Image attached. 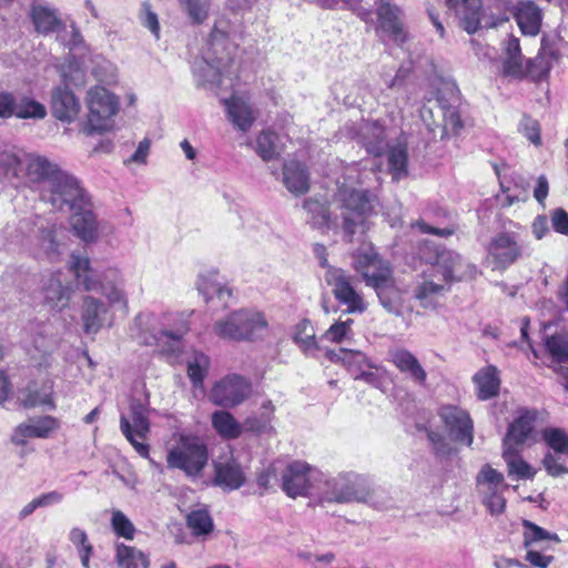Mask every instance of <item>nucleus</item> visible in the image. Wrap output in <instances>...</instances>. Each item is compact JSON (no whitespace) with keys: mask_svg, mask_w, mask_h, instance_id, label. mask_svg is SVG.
<instances>
[{"mask_svg":"<svg viewBox=\"0 0 568 568\" xmlns=\"http://www.w3.org/2000/svg\"><path fill=\"white\" fill-rule=\"evenodd\" d=\"M3 163L12 169L14 174L23 171L29 183L40 186V197L52 206L61 205L64 199L79 195V181L44 155L10 154Z\"/></svg>","mask_w":568,"mask_h":568,"instance_id":"f257e3e1","label":"nucleus"},{"mask_svg":"<svg viewBox=\"0 0 568 568\" xmlns=\"http://www.w3.org/2000/svg\"><path fill=\"white\" fill-rule=\"evenodd\" d=\"M358 164L347 165L344 169L343 181H336L335 193L336 210L339 211L342 229L347 241H352L357 231L365 232L367 220L376 214L377 196L369 190L356 189L355 184H363Z\"/></svg>","mask_w":568,"mask_h":568,"instance_id":"f03ea898","label":"nucleus"},{"mask_svg":"<svg viewBox=\"0 0 568 568\" xmlns=\"http://www.w3.org/2000/svg\"><path fill=\"white\" fill-rule=\"evenodd\" d=\"M475 267L456 252L442 251L423 272L414 288V297L423 308L435 310L454 282L471 276Z\"/></svg>","mask_w":568,"mask_h":568,"instance_id":"7ed1b4c3","label":"nucleus"},{"mask_svg":"<svg viewBox=\"0 0 568 568\" xmlns=\"http://www.w3.org/2000/svg\"><path fill=\"white\" fill-rule=\"evenodd\" d=\"M190 316L178 312L140 313L134 318L131 332L141 344L156 345L162 352L176 353L190 331Z\"/></svg>","mask_w":568,"mask_h":568,"instance_id":"20e7f679","label":"nucleus"},{"mask_svg":"<svg viewBox=\"0 0 568 568\" xmlns=\"http://www.w3.org/2000/svg\"><path fill=\"white\" fill-rule=\"evenodd\" d=\"M231 26L226 20H217L200 59L193 62V75L197 85L222 84V79L231 74L235 43L230 39Z\"/></svg>","mask_w":568,"mask_h":568,"instance_id":"39448f33","label":"nucleus"},{"mask_svg":"<svg viewBox=\"0 0 568 568\" xmlns=\"http://www.w3.org/2000/svg\"><path fill=\"white\" fill-rule=\"evenodd\" d=\"M354 268L366 286L374 288L382 306L390 314H400V293L389 263L383 260L371 243H364L354 255Z\"/></svg>","mask_w":568,"mask_h":568,"instance_id":"423d86ee","label":"nucleus"},{"mask_svg":"<svg viewBox=\"0 0 568 568\" xmlns=\"http://www.w3.org/2000/svg\"><path fill=\"white\" fill-rule=\"evenodd\" d=\"M371 498L368 479L355 471L327 474L321 470L314 499L318 505L366 503Z\"/></svg>","mask_w":568,"mask_h":568,"instance_id":"0eeeda50","label":"nucleus"},{"mask_svg":"<svg viewBox=\"0 0 568 568\" xmlns=\"http://www.w3.org/2000/svg\"><path fill=\"white\" fill-rule=\"evenodd\" d=\"M70 270L85 291L100 292L111 307L125 310L128 300L122 288V276L118 268L109 267L102 272L92 270L88 256L73 252L69 260Z\"/></svg>","mask_w":568,"mask_h":568,"instance_id":"6e6552de","label":"nucleus"},{"mask_svg":"<svg viewBox=\"0 0 568 568\" xmlns=\"http://www.w3.org/2000/svg\"><path fill=\"white\" fill-rule=\"evenodd\" d=\"M166 454L170 469L181 470L187 478L197 479L209 463V449L205 440L192 433H178Z\"/></svg>","mask_w":568,"mask_h":568,"instance_id":"1a4fd4ad","label":"nucleus"},{"mask_svg":"<svg viewBox=\"0 0 568 568\" xmlns=\"http://www.w3.org/2000/svg\"><path fill=\"white\" fill-rule=\"evenodd\" d=\"M213 333L226 341L255 342L268 333V322L263 312L255 308H240L219 318Z\"/></svg>","mask_w":568,"mask_h":568,"instance_id":"9d476101","label":"nucleus"},{"mask_svg":"<svg viewBox=\"0 0 568 568\" xmlns=\"http://www.w3.org/2000/svg\"><path fill=\"white\" fill-rule=\"evenodd\" d=\"M150 409L148 400L132 399L130 402L129 415L121 414L120 430L134 450L143 458H150V446L143 440L146 439L151 424L149 418Z\"/></svg>","mask_w":568,"mask_h":568,"instance_id":"9b49d317","label":"nucleus"},{"mask_svg":"<svg viewBox=\"0 0 568 568\" xmlns=\"http://www.w3.org/2000/svg\"><path fill=\"white\" fill-rule=\"evenodd\" d=\"M64 200L61 205H53L52 207L72 213L70 224L79 239L87 243L97 241L99 235L98 222L88 193L79 184V195Z\"/></svg>","mask_w":568,"mask_h":568,"instance_id":"f8f14e48","label":"nucleus"},{"mask_svg":"<svg viewBox=\"0 0 568 568\" xmlns=\"http://www.w3.org/2000/svg\"><path fill=\"white\" fill-rule=\"evenodd\" d=\"M88 120L85 132L88 134L102 133L113 128V116L119 110V101L114 94L103 87H93L87 93Z\"/></svg>","mask_w":568,"mask_h":568,"instance_id":"ddd939ff","label":"nucleus"},{"mask_svg":"<svg viewBox=\"0 0 568 568\" xmlns=\"http://www.w3.org/2000/svg\"><path fill=\"white\" fill-rule=\"evenodd\" d=\"M321 479V470L306 462L293 460L281 474V488L290 498H314L315 485Z\"/></svg>","mask_w":568,"mask_h":568,"instance_id":"4468645a","label":"nucleus"},{"mask_svg":"<svg viewBox=\"0 0 568 568\" xmlns=\"http://www.w3.org/2000/svg\"><path fill=\"white\" fill-rule=\"evenodd\" d=\"M24 347L30 359L39 367H49L51 356L58 348V338L50 323L30 321L24 327Z\"/></svg>","mask_w":568,"mask_h":568,"instance_id":"2eb2a0df","label":"nucleus"},{"mask_svg":"<svg viewBox=\"0 0 568 568\" xmlns=\"http://www.w3.org/2000/svg\"><path fill=\"white\" fill-rule=\"evenodd\" d=\"M68 233L64 226L48 223L39 229L29 247L30 254L38 261L54 263L60 261L67 248Z\"/></svg>","mask_w":568,"mask_h":568,"instance_id":"dca6fc26","label":"nucleus"},{"mask_svg":"<svg viewBox=\"0 0 568 568\" xmlns=\"http://www.w3.org/2000/svg\"><path fill=\"white\" fill-rule=\"evenodd\" d=\"M327 357L335 363H342L352 377L368 385L378 387L382 379V368L374 364L363 352L341 348L338 352H327Z\"/></svg>","mask_w":568,"mask_h":568,"instance_id":"f3484780","label":"nucleus"},{"mask_svg":"<svg viewBox=\"0 0 568 568\" xmlns=\"http://www.w3.org/2000/svg\"><path fill=\"white\" fill-rule=\"evenodd\" d=\"M324 280L332 287V293L336 301L346 306L348 314L364 313L366 303L361 293L352 284V276L338 267H328L324 274Z\"/></svg>","mask_w":568,"mask_h":568,"instance_id":"a211bd4d","label":"nucleus"},{"mask_svg":"<svg viewBox=\"0 0 568 568\" xmlns=\"http://www.w3.org/2000/svg\"><path fill=\"white\" fill-rule=\"evenodd\" d=\"M251 393V383L246 378L230 374L214 383L209 398L216 406L231 408L246 400Z\"/></svg>","mask_w":568,"mask_h":568,"instance_id":"6ab92c4d","label":"nucleus"},{"mask_svg":"<svg viewBox=\"0 0 568 568\" xmlns=\"http://www.w3.org/2000/svg\"><path fill=\"white\" fill-rule=\"evenodd\" d=\"M374 2L377 6V32L382 38H388L398 44L404 43L406 32L400 20V9L389 0H379L378 2L375 0Z\"/></svg>","mask_w":568,"mask_h":568,"instance_id":"aec40b11","label":"nucleus"},{"mask_svg":"<svg viewBox=\"0 0 568 568\" xmlns=\"http://www.w3.org/2000/svg\"><path fill=\"white\" fill-rule=\"evenodd\" d=\"M60 426V420L50 415L32 417L16 427L12 442L23 445L27 438H49Z\"/></svg>","mask_w":568,"mask_h":568,"instance_id":"412c9836","label":"nucleus"},{"mask_svg":"<svg viewBox=\"0 0 568 568\" xmlns=\"http://www.w3.org/2000/svg\"><path fill=\"white\" fill-rule=\"evenodd\" d=\"M520 256V246L510 233H499L488 246V260L494 268L505 270Z\"/></svg>","mask_w":568,"mask_h":568,"instance_id":"4be33fe9","label":"nucleus"},{"mask_svg":"<svg viewBox=\"0 0 568 568\" xmlns=\"http://www.w3.org/2000/svg\"><path fill=\"white\" fill-rule=\"evenodd\" d=\"M480 0L462 1L458 8V16L460 18L464 29L468 33H475L480 28L481 24L487 28H495L499 23L505 22L509 19L506 13L497 19L493 17H487L486 13L480 11Z\"/></svg>","mask_w":568,"mask_h":568,"instance_id":"5701e85b","label":"nucleus"},{"mask_svg":"<svg viewBox=\"0 0 568 568\" xmlns=\"http://www.w3.org/2000/svg\"><path fill=\"white\" fill-rule=\"evenodd\" d=\"M440 417L455 440L467 446L471 445L473 420L466 410L456 406H446L440 409Z\"/></svg>","mask_w":568,"mask_h":568,"instance_id":"b1692460","label":"nucleus"},{"mask_svg":"<svg viewBox=\"0 0 568 568\" xmlns=\"http://www.w3.org/2000/svg\"><path fill=\"white\" fill-rule=\"evenodd\" d=\"M196 286L204 301L207 304L216 302V307L227 306L232 298L231 287L215 272L200 274Z\"/></svg>","mask_w":568,"mask_h":568,"instance_id":"393cba45","label":"nucleus"},{"mask_svg":"<svg viewBox=\"0 0 568 568\" xmlns=\"http://www.w3.org/2000/svg\"><path fill=\"white\" fill-rule=\"evenodd\" d=\"M501 74L505 78L520 80L527 75V63L524 64L519 39L509 36L504 42L501 55Z\"/></svg>","mask_w":568,"mask_h":568,"instance_id":"a878e982","label":"nucleus"},{"mask_svg":"<svg viewBox=\"0 0 568 568\" xmlns=\"http://www.w3.org/2000/svg\"><path fill=\"white\" fill-rule=\"evenodd\" d=\"M62 275L61 272L51 273L42 285L44 302L55 310L67 307L73 292L71 284Z\"/></svg>","mask_w":568,"mask_h":568,"instance_id":"bb28decb","label":"nucleus"},{"mask_svg":"<svg viewBox=\"0 0 568 568\" xmlns=\"http://www.w3.org/2000/svg\"><path fill=\"white\" fill-rule=\"evenodd\" d=\"M559 51L554 43L542 39L538 54L527 61V75L535 81L546 79L556 62Z\"/></svg>","mask_w":568,"mask_h":568,"instance_id":"cd10ccee","label":"nucleus"},{"mask_svg":"<svg viewBox=\"0 0 568 568\" xmlns=\"http://www.w3.org/2000/svg\"><path fill=\"white\" fill-rule=\"evenodd\" d=\"M389 357L395 367L408 379L417 385H425L427 373L412 352L405 348H394L389 351Z\"/></svg>","mask_w":568,"mask_h":568,"instance_id":"c85d7f7f","label":"nucleus"},{"mask_svg":"<svg viewBox=\"0 0 568 568\" xmlns=\"http://www.w3.org/2000/svg\"><path fill=\"white\" fill-rule=\"evenodd\" d=\"M81 110L79 100L67 87H59L52 93V114L59 121L71 123Z\"/></svg>","mask_w":568,"mask_h":568,"instance_id":"c756f323","label":"nucleus"},{"mask_svg":"<svg viewBox=\"0 0 568 568\" xmlns=\"http://www.w3.org/2000/svg\"><path fill=\"white\" fill-rule=\"evenodd\" d=\"M29 16L34 30L43 36L59 32L63 27V22L59 18L57 10L43 2H33Z\"/></svg>","mask_w":568,"mask_h":568,"instance_id":"7c9ffc66","label":"nucleus"},{"mask_svg":"<svg viewBox=\"0 0 568 568\" xmlns=\"http://www.w3.org/2000/svg\"><path fill=\"white\" fill-rule=\"evenodd\" d=\"M304 209L307 213V223L322 233L331 231L336 232L339 227L338 216H331V212L325 203L316 199H307L304 202Z\"/></svg>","mask_w":568,"mask_h":568,"instance_id":"2f4dec72","label":"nucleus"},{"mask_svg":"<svg viewBox=\"0 0 568 568\" xmlns=\"http://www.w3.org/2000/svg\"><path fill=\"white\" fill-rule=\"evenodd\" d=\"M109 307L100 300L87 296L82 306V323L87 334H95L108 321Z\"/></svg>","mask_w":568,"mask_h":568,"instance_id":"473e14b6","label":"nucleus"},{"mask_svg":"<svg viewBox=\"0 0 568 568\" xmlns=\"http://www.w3.org/2000/svg\"><path fill=\"white\" fill-rule=\"evenodd\" d=\"M283 183L295 195L304 194L310 189V174L305 164L288 160L283 165Z\"/></svg>","mask_w":568,"mask_h":568,"instance_id":"72a5a7b5","label":"nucleus"},{"mask_svg":"<svg viewBox=\"0 0 568 568\" xmlns=\"http://www.w3.org/2000/svg\"><path fill=\"white\" fill-rule=\"evenodd\" d=\"M227 119L240 131L246 132L255 121V114L250 103L241 97L223 100Z\"/></svg>","mask_w":568,"mask_h":568,"instance_id":"f704fd0d","label":"nucleus"},{"mask_svg":"<svg viewBox=\"0 0 568 568\" xmlns=\"http://www.w3.org/2000/svg\"><path fill=\"white\" fill-rule=\"evenodd\" d=\"M514 17L521 32L527 36H536L541 26V10L532 1H519L514 9Z\"/></svg>","mask_w":568,"mask_h":568,"instance_id":"c9c22d12","label":"nucleus"},{"mask_svg":"<svg viewBox=\"0 0 568 568\" xmlns=\"http://www.w3.org/2000/svg\"><path fill=\"white\" fill-rule=\"evenodd\" d=\"M474 383L477 387V396L481 400L490 399L498 395L500 378L495 366H486L474 375Z\"/></svg>","mask_w":568,"mask_h":568,"instance_id":"e433bc0d","label":"nucleus"},{"mask_svg":"<svg viewBox=\"0 0 568 568\" xmlns=\"http://www.w3.org/2000/svg\"><path fill=\"white\" fill-rule=\"evenodd\" d=\"M503 458L507 465V473L509 477L518 480L532 479L536 475L534 469L526 460L519 455V448L514 446H504Z\"/></svg>","mask_w":568,"mask_h":568,"instance_id":"4c0bfd02","label":"nucleus"},{"mask_svg":"<svg viewBox=\"0 0 568 568\" xmlns=\"http://www.w3.org/2000/svg\"><path fill=\"white\" fill-rule=\"evenodd\" d=\"M215 484L224 489L235 490L245 483L241 466L235 462H226L215 466Z\"/></svg>","mask_w":568,"mask_h":568,"instance_id":"58836bf2","label":"nucleus"},{"mask_svg":"<svg viewBox=\"0 0 568 568\" xmlns=\"http://www.w3.org/2000/svg\"><path fill=\"white\" fill-rule=\"evenodd\" d=\"M359 142L369 154L381 155L386 149L385 132L377 122H366L359 130Z\"/></svg>","mask_w":568,"mask_h":568,"instance_id":"ea45409f","label":"nucleus"},{"mask_svg":"<svg viewBox=\"0 0 568 568\" xmlns=\"http://www.w3.org/2000/svg\"><path fill=\"white\" fill-rule=\"evenodd\" d=\"M536 414L527 412L519 416L508 429L504 439V446H514L519 448L528 439L532 428Z\"/></svg>","mask_w":568,"mask_h":568,"instance_id":"a19ab883","label":"nucleus"},{"mask_svg":"<svg viewBox=\"0 0 568 568\" xmlns=\"http://www.w3.org/2000/svg\"><path fill=\"white\" fill-rule=\"evenodd\" d=\"M253 148L263 161L277 159L283 150L280 136L271 129L263 130L257 134Z\"/></svg>","mask_w":568,"mask_h":568,"instance_id":"79ce46f5","label":"nucleus"},{"mask_svg":"<svg viewBox=\"0 0 568 568\" xmlns=\"http://www.w3.org/2000/svg\"><path fill=\"white\" fill-rule=\"evenodd\" d=\"M114 560L119 568H149V557L140 549L123 542L115 544Z\"/></svg>","mask_w":568,"mask_h":568,"instance_id":"37998d69","label":"nucleus"},{"mask_svg":"<svg viewBox=\"0 0 568 568\" xmlns=\"http://www.w3.org/2000/svg\"><path fill=\"white\" fill-rule=\"evenodd\" d=\"M476 483L480 495L506 491L508 489L504 475L490 465L481 467L476 477Z\"/></svg>","mask_w":568,"mask_h":568,"instance_id":"c03bdc74","label":"nucleus"},{"mask_svg":"<svg viewBox=\"0 0 568 568\" xmlns=\"http://www.w3.org/2000/svg\"><path fill=\"white\" fill-rule=\"evenodd\" d=\"M274 413L275 406L271 400L263 402L258 415H252L244 420V429L255 434L270 433L273 429Z\"/></svg>","mask_w":568,"mask_h":568,"instance_id":"a18cd8bd","label":"nucleus"},{"mask_svg":"<svg viewBox=\"0 0 568 568\" xmlns=\"http://www.w3.org/2000/svg\"><path fill=\"white\" fill-rule=\"evenodd\" d=\"M22 404L27 408L42 407L49 410L54 409L55 404L53 400L52 383L48 382L43 384L41 388L29 387L22 398Z\"/></svg>","mask_w":568,"mask_h":568,"instance_id":"49530a36","label":"nucleus"},{"mask_svg":"<svg viewBox=\"0 0 568 568\" xmlns=\"http://www.w3.org/2000/svg\"><path fill=\"white\" fill-rule=\"evenodd\" d=\"M212 426L223 438L234 439L240 437L243 426L226 410H217L212 415Z\"/></svg>","mask_w":568,"mask_h":568,"instance_id":"de8ad7c7","label":"nucleus"},{"mask_svg":"<svg viewBox=\"0 0 568 568\" xmlns=\"http://www.w3.org/2000/svg\"><path fill=\"white\" fill-rule=\"evenodd\" d=\"M437 100V116L442 118L439 122L440 138H447L449 135L457 134L463 128L460 115L455 108L445 106L442 104V98L438 95Z\"/></svg>","mask_w":568,"mask_h":568,"instance_id":"09e8293b","label":"nucleus"},{"mask_svg":"<svg viewBox=\"0 0 568 568\" xmlns=\"http://www.w3.org/2000/svg\"><path fill=\"white\" fill-rule=\"evenodd\" d=\"M68 537L77 550L82 567L91 568L90 560L94 550L87 531L80 527H72Z\"/></svg>","mask_w":568,"mask_h":568,"instance_id":"8fccbe9b","label":"nucleus"},{"mask_svg":"<svg viewBox=\"0 0 568 568\" xmlns=\"http://www.w3.org/2000/svg\"><path fill=\"white\" fill-rule=\"evenodd\" d=\"M187 376L194 387H202L210 368V358L202 352H193L186 359Z\"/></svg>","mask_w":568,"mask_h":568,"instance_id":"3c124183","label":"nucleus"},{"mask_svg":"<svg viewBox=\"0 0 568 568\" xmlns=\"http://www.w3.org/2000/svg\"><path fill=\"white\" fill-rule=\"evenodd\" d=\"M293 339L306 355H312L317 349L314 328L307 320H303L295 326Z\"/></svg>","mask_w":568,"mask_h":568,"instance_id":"603ef678","label":"nucleus"},{"mask_svg":"<svg viewBox=\"0 0 568 568\" xmlns=\"http://www.w3.org/2000/svg\"><path fill=\"white\" fill-rule=\"evenodd\" d=\"M186 525L196 537L207 536L214 528L213 519L206 508L192 510L186 516Z\"/></svg>","mask_w":568,"mask_h":568,"instance_id":"864d4df0","label":"nucleus"},{"mask_svg":"<svg viewBox=\"0 0 568 568\" xmlns=\"http://www.w3.org/2000/svg\"><path fill=\"white\" fill-rule=\"evenodd\" d=\"M13 115L19 119L41 120L45 118L47 109L42 103L29 97H22L19 100L14 99Z\"/></svg>","mask_w":568,"mask_h":568,"instance_id":"5fc2aeb1","label":"nucleus"},{"mask_svg":"<svg viewBox=\"0 0 568 568\" xmlns=\"http://www.w3.org/2000/svg\"><path fill=\"white\" fill-rule=\"evenodd\" d=\"M322 7L333 9L342 2L345 7L353 10L366 23L373 22L371 4L367 0H318Z\"/></svg>","mask_w":568,"mask_h":568,"instance_id":"6e6d98bb","label":"nucleus"},{"mask_svg":"<svg viewBox=\"0 0 568 568\" xmlns=\"http://www.w3.org/2000/svg\"><path fill=\"white\" fill-rule=\"evenodd\" d=\"M180 6L183 12L186 13L187 18L193 24L203 23L210 12L211 1L210 0H180Z\"/></svg>","mask_w":568,"mask_h":568,"instance_id":"4d7b16f0","label":"nucleus"},{"mask_svg":"<svg viewBox=\"0 0 568 568\" xmlns=\"http://www.w3.org/2000/svg\"><path fill=\"white\" fill-rule=\"evenodd\" d=\"M388 165L394 180L398 181L407 175V150L404 145L398 144L389 150Z\"/></svg>","mask_w":568,"mask_h":568,"instance_id":"13d9d810","label":"nucleus"},{"mask_svg":"<svg viewBox=\"0 0 568 568\" xmlns=\"http://www.w3.org/2000/svg\"><path fill=\"white\" fill-rule=\"evenodd\" d=\"M546 348L555 362H568V337L566 335L558 334L548 337Z\"/></svg>","mask_w":568,"mask_h":568,"instance_id":"bf43d9fd","label":"nucleus"},{"mask_svg":"<svg viewBox=\"0 0 568 568\" xmlns=\"http://www.w3.org/2000/svg\"><path fill=\"white\" fill-rule=\"evenodd\" d=\"M495 173L497 174L499 179V183L501 186V191L505 194L503 199H500V202L504 206H510L516 202L526 201L528 197L527 189L524 184L515 185V189L511 190L509 186L505 185L504 180L500 176V170L498 165H494Z\"/></svg>","mask_w":568,"mask_h":568,"instance_id":"052dcab7","label":"nucleus"},{"mask_svg":"<svg viewBox=\"0 0 568 568\" xmlns=\"http://www.w3.org/2000/svg\"><path fill=\"white\" fill-rule=\"evenodd\" d=\"M111 527L116 536L132 540L135 535V527L121 510H112Z\"/></svg>","mask_w":568,"mask_h":568,"instance_id":"680f3d73","label":"nucleus"},{"mask_svg":"<svg viewBox=\"0 0 568 568\" xmlns=\"http://www.w3.org/2000/svg\"><path fill=\"white\" fill-rule=\"evenodd\" d=\"M542 437L556 454H568V435L559 428L544 430Z\"/></svg>","mask_w":568,"mask_h":568,"instance_id":"e2e57ef3","label":"nucleus"},{"mask_svg":"<svg viewBox=\"0 0 568 568\" xmlns=\"http://www.w3.org/2000/svg\"><path fill=\"white\" fill-rule=\"evenodd\" d=\"M353 320L336 322L324 334V337L333 343H341L352 334Z\"/></svg>","mask_w":568,"mask_h":568,"instance_id":"0e129e2a","label":"nucleus"},{"mask_svg":"<svg viewBox=\"0 0 568 568\" xmlns=\"http://www.w3.org/2000/svg\"><path fill=\"white\" fill-rule=\"evenodd\" d=\"M519 131L536 146L541 144L540 125L537 120L524 116L519 123Z\"/></svg>","mask_w":568,"mask_h":568,"instance_id":"69168bd1","label":"nucleus"},{"mask_svg":"<svg viewBox=\"0 0 568 568\" xmlns=\"http://www.w3.org/2000/svg\"><path fill=\"white\" fill-rule=\"evenodd\" d=\"M525 546L527 548L535 542L546 539H555L558 541V537L556 535L551 536L548 531L530 521H525Z\"/></svg>","mask_w":568,"mask_h":568,"instance_id":"338daca9","label":"nucleus"},{"mask_svg":"<svg viewBox=\"0 0 568 568\" xmlns=\"http://www.w3.org/2000/svg\"><path fill=\"white\" fill-rule=\"evenodd\" d=\"M141 23L148 28L156 39L160 38V23L156 13L149 2H143L140 11Z\"/></svg>","mask_w":568,"mask_h":568,"instance_id":"774afa93","label":"nucleus"}]
</instances>
